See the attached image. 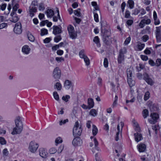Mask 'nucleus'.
<instances>
[{
    "instance_id": "47",
    "label": "nucleus",
    "mask_w": 161,
    "mask_h": 161,
    "mask_svg": "<svg viewBox=\"0 0 161 161\" xmlns=\"http://www.w3.org/2000/svg\"><path fill=\"white\" fill-rule=\"evenodd\" d=\"M108 59L106 58H105L104 59V62H103V65L104 66L107 68L108 66Z\"/></svg>"
},
{
    "instance_id": "40",
    "label": "nucleus",
    "mask_w": 161,
    "mask_h": 161,
    "mask_svg": "<svg viewBox=\"0 0 161 161\" xmlns=\"http://www.w3.org/2000/svg\"><path fill=\"white\" fill-rule=\"evenodd\" d=\"M57 151V149L55 148L52 147L49 149V153L50 154H54Z\"/></svg>"
},
{
    "instance_id": "38",
    "label": "nucleus",
    "mask_w": 161,
    "mask_h": 161,
    "mask_svg": "<svg viewBox=\"0 0 161 161\" xmlns=\"http://www.w3.org/2000/svg\"><path fill=\"white\" fill-rule=\"evenodd\" d=\"M70 98V97L69 95H66L65 96H63L62 97V99L67 102L68 101L69 99Z\"/></svg>"
},
{
    "instance_id": "48",
    "label": "nucleus",
    "mask_w": 161,
    "mask_h": 161,
    "mask_svg": "<svg viewBox=\"0 0 161 161\" xmlns=\"http://www.w3.org/2000/svg\"><path fill=\"white\" fill-rule=\"evenodd\" d=\"M3 154L5 156H7L8 154V152L7 148L4 149L3 151Z\"/></svg>"
},
{
    "instance_id": "11",
    "label": "nucleus",
    "mask_w": 161,
    "mask_h": 161,
    "mask_svg": "<svg viewBox=\"0 0 161 161\" xmlns=\"http://www.w3.org/2000/svg\"><path fill=\"white\" fill-rule=\"evenodd\" d=\"M82 143V141L80 138L78 137L74 139L72 141V143L75 146H80Z\"/></svg>"
},
{
    "instance_id": "43",
    "label": "nucleus",
    "mask_w": 161,
    "mask_h": 161,
    "mask_svg": "<svg viewBox=\"0 0 161 161\" xmlns=\"http://www.w3.org/2000/svg\"><path fill=\"white\" fill-rule=\"evenodd\" d=\"M29 10H31V12H36L37 9L34 6L31 5L29 7Z\"/></svg>"
},
{
    "instance_id": "1",
    "label": "nucleus",
    "mask_w": 161,
    "mask_h": 161,
    "mask_svg": "<svg viewBox=\"0 0 161 161\" xmlns=\"http://www.w3.org/2000/svg\"><path fill=\"white\" fill-rule=\"evenodd\" d=\"M15 127L14 128L13 131L11 132L13 135L20 134L23 128V124L19 116L17 117L15 120Z\"/></svg>"
},
{
    "instance_id": "25",
    "label": "nucleus",
    "mask_w": 161,
    "mask_h": 161,
    "mask_svg": "<svg viewBox=\"0 0 161 161\" xmlns=\"http://www.w3.org/2000/svg\"><path fill=\"white\" fill-rule=\"evenodd\" d=\"M133 71V69L130 68L127 69V75L128 79L130 78L131 77V75Z\"/></svg>"
},
{
    "instance_id": "57",
    "label": "nucleus",
    "mask_w": 161,
    "mask_h": 161,
    "mask_svg": "<svg viewBox=\"0 0 161 161\" xmlns=\"http://www.w3.org/2000/svg\"><path fill=\"white\" fill-rule=\"evenodd\" d=\"M149 64L151 65V66H153L155 65V63L153 60L151 59L149 60L148 61Z\"/></svg>"
},
{
    "instance_id": "7",
    "label": "nucleus",
    "mask_w": 161,
    "mask_h": 161,
    "mask_svg": "<svg viewBox=\"0 0 161 161\" xmlns=\"http://www.w3.org/2000/svg\"><path fill=\"white\" fill-rule=\"evenodd\" d=\"M14 31L17 34H19L21 33L22 32L21 25L20 22H18L15 24Z\"/></svg>"
},
{
    "instance_id": "61",
    "label": "nucleus",
    "mask_w": 161,
    "mask_h": 161,
    "mask_svg": "<svg viewBox=\"0 0 161 161\" xmlns=\"http://www.w3.org/2000/svg\"><path fill=\"white\" fill-rule=\"evenodd\" d=\"M7 26V24L5 23H3L0 24V29H2L5 27Z\"/></svg>"
},
{
    "instance_id": "62",
    "label": "nucleus",
    "mask_w": 161,
    "mask_h": 161,
    "mask_svg": "<svg viewBox=\"0 0 161 161\" xmlns=\"http://www.w3.org/2000/svg\"><path fill=\"white\" fill-rule=\"evenodd\" d=\"M143 40H147L149 39L148 36L147 35H145L142 38Z\"/></svg>"
},
{
    "instance_id": "16",
    "label": "nucleus",
    "mask_w": 161,
    "mask_h": 161,
    "mask_svg": "<svg viewBox=\"0 0 161 161\" xmlns=\"http://www.w3.org/2000/svg\"><path fill=\"white\" fill-rule=\"evenodd\" d=\"M40 156L43 158H46L47 157V153L45 149L43 148H40L39 149Z\"/></svg>"
},
{
    "instance_id": "26",
    "label": "nucleus",
    "mask_w": 161,
    "mask_h": 161,
    "mask_svg": "<svg viewBox=\"0 0 161 161\" xmlns=\"http://www.w3.org/2000/svg\"><path fill=\"white\" fill-rule=\"evenodd\" d=\"M142 116L144 119L147 117L149 115V111L147 109H145L143 110L142 112Z\"/></svg>"
},
{
    "instance_id": "35",
    "label": "nucleus",
    "mask_w": 161,
    "mask_h": 161,
    "mask_svg": "<svg viewBox=\"0 0 161 161\" xmlns=\"http://www.w3.org/2000/svg\"><path fill=\"white\" fill-rule=\"evenodd\" d=\"M54 98L57 101H58L59 100V96L56 92H54L53 93V94Z\"/></svg>"
},
{
    "instance_id": "17",
    "label": "nucleus",
    "mask_w": 161,
    "mask_h": 161,
    "mask_svg": "<svg viewBox=\"0 0 161 161\" xmlns=\"http://www.w3.org/2000/svg\"><path fill=\"white\" fill-rule=\"evenodd\" d=\"M137 148L140 152H144L146 149V146L143 143H141L137 146Z\"/></svg>"
},
{
    "instance_id": "6",
    "label": "nucleus",
    "mask_w": 161,
    "mask_h": 161,
    "mask_svg": "<svg viewBox=\"0 0 161 161\" xmlns=\"http://www.w3.org/2000/svg\"><path fill=\"white\" fill-rule=\"evenodd\" d=\"M150 117L152 118L153 120L148 119L149 123L151 124H153L157 122V119L159 118L158 114L156 113H153L151 114Z\"/></svg>"
},
{
    "instance_id": "37",
    "label": "nucleus",
    "mask_w": 161,
    "mask_h": 161,
    "mask_svg": "<svg viewBox=\"0 0 161 161\" xmlns=\"http://www.w3.org/2000/svg\"><path fill=\"white\" fill-rule=\"evenodd\" d=\"M145 45L144 44L139 43L137 45L138 49L139 50H141L144 47Z\"/></svg>"
},
{
    "instance_id": "3",
    "label": "nucleus",
    "mask_w": 161,
    "mask_h": 161,
    "mask_svg": "<svg viewBox=\"0 0 161 161\" xmlns=\"http://www.w3.org/2000/svg\"><path fill=\"white\" fill-rule=\"evenodd\" d=\"M39 146L38 143L34 141H32L29 144L28 149L31 153H35L36 152Z\"/></svg>"
},
{
    "instance_id": "28",
    "label": "nucleus",
    "mask_w": 161,
    "mask_h": 161,
    "mask_svg": "<svg viewBox=\"0 0 161 161\" xmlns=\"http://www.w3.org/2000/svg\"><path fill=\"white\" fill-rule=\"evenodd\" d=\"M98 130L96 126L94 125H92V134L93 136H95L97 133Z\"/></svg>"
},
{
    "instance_id": "12",
    "label": "nucleus",
    "mask_w": 161,
    "mask_h": 161,
    "mask_svg": "<svg viewBox=\"0 0 161 161\" xmlns=\"http://www.w3.org/2000/svg\"><path fill=\"white\" fill-rule=\"evenodd\" d=\"M101 27H102V25ZM101 28V31L103 37L104 39L107 40V38L108 39V36H110L111 33L110 31L102 28V27Z\"/></svg>"
},
{
    "instance_id": "21",
    "label": "nucleus",
    "mask_w": 161,
    "mask_h": 161,
    "mask_svg": "<svg viewBox=\"0 0 161 161\" xmlns=\"http://www.w3.org/2000/svg\"><path fill=\"white\" fill-rule=\"evenodd\" d=\"M11 15L12 17L11 19L10 20L12 22L15 23L18 20L19 18L18 16L15 15L14 12H12L11 13Z\"/></svg>"
},
{
    "instance_id": "36",
    "label": "nucleus",
    "mask_w": 161,
    "mask_h": 161,
    "mask_svg": "<svg viewBox=\"0 0 161 161\" xmlns=\"http://www.w3.org/2000/svg\"><path fill=\"white\" fill-rule=\"evenodd\" d=\"M0 143L2 145H5L6 144V141L3 137H0Z\"/></svg>"
},
{
    "instance_id": "4",
    "label": "nucleus",
    "mask_w": 161,
    "mask_h": 161,
    "mask_svg": "<svg viewBox=\"0 0 161 161\" xmlns=\"http://www.w3.org/2000/svg\"><path fill=\"white\" fill-rule=\"evenodd\" d=\"M79 56L81 58L83 59L86 66H88L90 64V60L86 55L84 50H82L80 51Z\"/></svg>"
},
{
    "instance_id": "33",
    "label": "nucleus",
    "mask_w": 161,
    "mask_h": 161,
    "mask_svg": "<svg viewBox=\"0 0 161 161\" xmlns=\"http://www.w3.org/2000/svg\"><path fill=\"white\" fill-rule=\"evenodd\" d=\"M97 114V111L95 109H93L91 110L90 112V114L93 116H96Z\"/></svg>"
},
{
    "instance_id": "27",
    "label": "nucleus",
    "mask_w": 161,
    "mask_h": 161,
    "mask_svg": "<svg viewBox=\"0 0 161 161\" xmlns=\"http://www.w3.org/2000/svg\"><path fill=\"white\" fill-rule=\"evenodd\" d=\"M128 82L130 87H132L135 84V81L131 78L128 79Z\"/></svg>"
},
{
    "instance_id": "63",
    "label": "nucleus",
    "mask_w": 161,
    "mask_h": 161,
    "mask_svg": "<svg viewBox=\"0 0 161 161\" xmlns=\"http://www.w3.org/2000/svg\"><path fill=\"white\" fill-rule=\"evenodd\" d=\"M6 4H2L1 6V8L2 10H4L6 8Z\"/></svg>"
},
{
    "instance_id": "42",
    "label": "nucleus",
    "mask_w": 161,
    "mask_h": 161,
    "mask_svg": "<svg viewBox=\"0 0 161 161\" xmlns=\"http://www.w3.org/2000/svg\"><path fill=\"white\" fill-rule=\"evenodd\" d=\"M28 38L29 40H34L35 38L34 36L31 33H28L27 34Z\"/></svg>"
},
{
    "instance_id": "54",
    "label": "nucleus",
    "mask_w": 161,
    "mask_h": 161,
    "mask_svg": "<svg viewBox=\"0 0 161 161\" xmlns=\"http://www.w3.org/2000/svg\"><path fill=\"white\" fill-rule=\"evenodd\" d=\"M19 4H15L13 7V10L14 11H16L17 9L19 8Z\"/></svg>"
},
{
    "instance_id": "14",
    "label": "nucleus",
    "mask_w": 161,
    "mask_h": 161,
    "mask_svg": "<svg viewBox=\"0 0 161 161\" xmlns=\"http://www.w3.org/2000/svg\"><path fill=\"white\" fill-rule=\"evenodd\" d=\"M151 22V20L149 19H142L139 25L141 28H142L144 26L145 24L146 25L149 24Z\"/></svg>"
},
{
    "instance_id": "59",
    "label": "nucleus",
    "mask_w": 161,
    "mask_h": 161,
    "mask_svg": "<svg viewBox=\"0 0 161 161\" xmlns=\"http://www.w3.org/2000/svg\"><path fill=\"white\" fill-rule=\"evenodd\" d=\"M133 23V21L132 20H129L126 22L127 24L128 25H131Z\"/></svg>"
},
{
    "instance_id": "34",
    "label": "nucleus",
    "mask_w": 161,
    "mask_h": 161,
    "mask_svg": "<svg viewBox=\"0 0 161 161\" xmlns=\"http://www.w3.org/2000/svg\"><path fill=\"white\" fill-rule=\"evenodd\" d=\"M150 93L148 91L145 93L144 96V100L145 101H146L149 99L150 97Z\"/></svg>"
},
{
    "instance_id": "56",
    "label": "nucleus",
    "mask_w": 161,
    "mask_h": 161,
    "mask_svg": "<svg viewBox=\"0 0 161 161\" xmlns=\"http://www.w3.org/2000/svg\"><path fill=\"white\" fill-rule=\"evenodd\" d=\"M130 15V13L128 10L126 11L125 13V17L126 18H128L129 17Z\"/></svg>"
},
{
    "instance_id": "31",
    "label": "nucleus",
    "mask_w": 161,
    "mask_h": 161,
    "mask_svg": "<svg viewBox=\"0 0 161 161\" xmlns=\"http://www.w3.org/2000/svg\"><path fill=\"white\" fill-rule=\"evenodd\" d=\"M63 142L62 138L60 137H57L55 140L56 145L57 146L58 144L61 143Z\"/></svg>"
},
{
    "instance_id": "51",
    "label": "nucleus",
    "mask_w": 161,
    "mask_h": 161,
    "mask_svg": "<svg viewBox=\"0 0 161 161\" xmlns=\"http://www.w3.org/2000/svg\"><path fill=\"white\" fill-rule=\"evenodd\" d=\"M155 65L157 66H159L161 64V60L159 58L157 59Z\"/></svg>"
},
{
    "instance_id": "2",
    "label": "nucleus",
    "mask_w": 161,
    "mask_h": 161,
    "mask_svg": "<svg viewBox=\"0 0 161 161\" xmlns=\"http://www.w3.org/2000/svg\"><path fill=\"white\" fill-rule=\"evenodd\" d=\"M82 129L81 125H79L78 121L75 122L73 129V134L75 137H79L82 133Z\"/></svg>"
},
{
    "instance_id": "5",
    "label": "nucleus",
    "mask_w": 161,
    "mask_h": 161,
    "mask_svg": "<svg viewBox=\"0 0 161 161\" xmlns=\"http://www.w3.org/2000/svg\"><path fill=\"white\" fill-rule=\"evenodd\" d=\"M126 52V49L125 47L119 50V55L118 56V61L119 64L122 63L124 60V54Z\"/></svg>"
},
{
    "instance_id": "23",
    "label": "nucleus",
    "mask_w": 161,
    "mask_h": 161,
    "mask_svg": "<svg viewBox=\"0 0 161 161\" xmlns=\"http://www.w3.org/2000/svg\"><path fill=\"white\" fill-rule=\"evenodd\" d=\"M71 83L70 81L68 80H66L65 81L64 86L66 89H69L71 87Z\"/></svg>"
},
{
    "instance_id": "44",
    "label": "nucleus",
    "mask_w": 161,
    "mask_h": 161,
    "mask_svg": "<svg viewBox=\"0 0 161 161\" xmlns=\"http://www.w3.org/2000/svg\"><path fill=\"white\" fill-rule=\"evenodd\" d=\"M133 13L132 14H134L135 15H137L140 12V10L139 9L137 8H135L133 11Z\"/></svg>"
},
{
    "instance_id": "49",
    "label": "nucleus",
    "mask_w": 161,
    "mask_h": 161,
    "mask_svg": "<svg viewBox=\"0 0 161 161\" xmlns=\"http://www.w3.org/2000/svg\"><path fill=\"white\" fill-rule=\"evenodd\" d=\"M68 43L65 42H61L59 44V45L60 47H65L68 45Z\"/></svg>"
},
{
    "instance_id": "39",
    "label": "nucleus",
    "mask_w": 161,
    "mask_h": 161,
    "mask_svg": "<svg viewBox=\"0 0 161 161\" xmlns=\"http://www.w3.org/2000/svg\"><path fill=\"white\" fill-rule=\"evenodd\" d=\"M47 34V30L45 29H43L41 30V35L42 36Z\"/></svg>"
},
{
    "instance_id": "58",
    "label": "nucleus",
    "mask_w": 161,
    "mask_h": 161,
    "mask_svg": "<svg viewBox=\"0 0 161 161\" xmlns=\"http://www.w3.org/2000/svg\"><path fill=\"white\" fill-rule=\"evenodd\" d=\"M95 147H97L98 145V142L96 138L93 139Z\"/></svg>"
},
{
    "instance_id": "52",
    "label": "nucleus",
    "mask_w": 161,
    "mask_h": 161,
    "mask_svg": "<svg viewBox=\"0 0 161 161\" xmlns=\"http://www.w3.org/2000/svg\"><path fill=\"white\" fill-rule=\"evenodd\" d=\"M68 122V119H66L64 120H61L59 122V125H62L63 124H64L66 122Z\"/></svg>"
},
{
    "instance_id": "32",
    "label": "nucleus",
    "mask_w": 161,
    "mask_h": 161,
    "mask_svg": "<svg viewBox=\"0 0 161 161\" xmlns=\"http://www.w3.org/2000/svg\"><path fill=\"white\" fill-rule=\"evenodd\" d=\"M54 87H56L55 88H56L58 90H60L61 89V85L60 83L57 82L54 86Z\"/></svg>"
},
{
    "instance_id": "10",
    "label": "nucleus",
    "mask_w": 161,
    "mask_h": 161,
    "mask_svg": "<svg viewBox=\"0 0 161 161\" xmlns=\"http://www.w3.org/2000/svg\"><path fill=\"white\" fill-rule=\"evenodd\" d=\"M144 79L149 85H152L153 83L154 82L152 79L150 78L149 77V75L148 74L145 73L144 74Z\"/></svg>"
},
{
    "instance_id": "64",
    "label": "nucleus",
    "mask_w": 161,
    "mask_h": 161,
    "mask_svg": "<svg viewBox=\"0 0 161 161\" xmlns=\"http://www.w3.org/2000/svg\"><path fill=\"white\" fill-rule=\"evenodd\" d=\"M63 53V51L62 50H58L57 51V54L59 55H61Z\"/></svg>"
},
{
    "instance_id": "15",
    "label": "nucleus",
    "mask_w": 161,
    "mask_h": 161,
    "mask_svg": "<svg viewBox=\"0 0 161 161\" xmlns=\"http://www.w3.org/2000/svg\"><path fill=\"white\" fill-rule=\"evenodd\" d=\"M53 33L55 35L60 34L62 32L61 27L60 26L54 25L53 27Z\"/></svg>"
},
{
    "instance_id": "60",
    "label": "nucleus",
    "mask_w": 161,
    "mask_h": 161,
    "mask_svg": "<svg viewBox=\"0 0 161 161\" xmlns=\"http://www.w3.org/2000/svg\"><path fill=\"white\" fill-rule=\"evenodd\" d=\"M62 38L60 35H58L56 36L54 38V40H61Z\"/></svg>"
},
{
    "instance_id": "29",
    "label": "nucleus",
    "mask_w": 161,
    "mask_h": 161,
    "mask_svg": "<svg viewBox=\"0 0 161 161\" xmlns=\"http://www.w3.org/2000/svg\"><path fill=\"white\" fill-rule=\"evenodd\" d=\"M56 11L58 13V17H57L56 16H54L53 17V21L55 22H57L58 21V18L61 20V18L59 14V11L58 10V8H56Z\"/></svg>"
},
{
    "instance_id": "19",
    "label": "nucleus",
    "mask_w": 161,
    "mask_h": 161,
    "mask_svg": "<svg viewBox=\"0 0 161 161\" xmlns=\"http://www.w3.org/2000/svg\"><path fill=\"white\" fill-rule=\"evenodd\" d=\"M48 18H52L54 14V12L53 10L51 9H48L46 12Z\"/></svg>"
},
{
    "instance_id": "41",
    "label": "nucleus",
    "mask_w": 161,
    "mask_h": 161,
    "mask_svg": "<svg viewBox=\"0 0 161 161\" xmlns=\"http://www.w3.org/2000/svg\"><path fill=\"white\" fill-rule=\"evenodd\" d=\"M80 9L79 8L78 9L76 10H75L74 12V13L77 16H80Z\"/></svg>"
},
{
    "instance_id": "24",
    "label": "nucleus",
    "mask_w": 161,
    "mask_h": 161,
    "mask_svg": "<svg viewBox=\"0 0 161 161\" xmlns=\"http://www.w3.org/2000/svg\"><path fill=\"white\" fill-rule=\"evenodd\" d=\"M156 37L157 40H159L160 38V34L161 31V26L156 27Z\"/></svg>"
},
{
    "instance_id": "46",
    "label": "nucleus",
    "mask_w": 161,
    "mask_h": 161,
    "mask_svg": "<svg viewBox=\"0 0 161 161\" xmlns=\"http://www.w3.org/2000/svg\"><path fill=\"white\" fill-rule=\"evenodd\" d=\"M56 60L58 63L61 62L62 61H64V58L62 57H56L55 58Z\"/></svg>"
},
{
    "instance_id": "22",
    "label": "nucleus",
    "mask_w": 161,
    "mask_h": 161,
    "mask_svg": "<svg viewBox=\"0 0 161 161\" xmlns=\"http://www.w3.org/2000/svg\"><path fill=\"white\" fill-rule=\"evenodd\" d=\"M135 140L137 142H138L142 139V136L141 134L136 133L134 134Z\"/></svg>"
},
{
    "instance_id": "55",
    "label": "nucleus",
    "mask_w": 161,
    "mask_h": 161,
    "mask_svg": "<svg viewBox=\"0 0 161 161\" xmlns=\"http://www.w3.org/2000/svg\"><path fill=\"white\" fill-rule=\"evenodd\" d=\"M141 57L142 59L144 61H146L148 59V57L146 55H141Z\"/></svg>"
},
{
    "instance_id": "13",
    "label": "nucleus",
    "mask_w": 161,
    "mask_h": 161,
    "mask_svg": "<svg viewBox=\"0 0 161 161\" xmlns=\"http://www.w3.org/2000/svg\"><path fill=\"white\" fill-rule=\"evenodd\" d=\"M120 125H121V126L120 130V129H119V125H117V130H118V132H117V133L116 134V136L115 138V140L116 141H118V140L119 139V133H120V134L121 133L122 128L124 125L123 122H120Z\"/></svg>"
},
{
    "instance_id": "50",
    "label": "nucleus",
    "mask_w": 161,
    "mask_h": 161,
    "mask_svg": "<svg viewBox=\"0 0 161 161\" xmlns=\"http://www.w3.org/2000/svg\"><path fill=\"white\" fill-rule=\"evenodd\" d=\"M94 18L95 21L96 22H98L99 21L98 17V14L95 13H94Z\"/></svg>"
},
{
    "instance_id": "45",
    "label": "nucleus",
    "mask_w": 161,
    "mask_h": 161,
    "mask_svg": "<svg viewBox=\"0 0 161 161\" xmlns=\"http://www.w3.org/2000/svg\"><path fill=\"white\" fill-rule=\"evenodd\" d=\"M64 145H62L58 147V153H60L64 149Z\"/></svg>"
},
{
    "instance_id": "20",
    "label": "nucleus",
    "mask_w": 161,
    "mask_h": 161,
    "mask_svg": "<svg viewBox=\"0 0 161 161\" xmlns=\"http://www.w3.org/2000/svg\"><path fill=\"white\" fill-rule=\"evenodd\" d=\"M88 104L87 106L89 109H90L93 107L94 106V103L92 99L90 98L88 99Z\"/></svg>"
},
{
    "instance_id": "9",
    "label": "nucleus",
    "mask_w": 161,
    "mask_h": 161,
    "mask_svg": "<svg viewBox=\"0 0 161 161\" xmlns=\"http://www.w3.org/2000/svg\"><path fill=\"white\" fill-rule=\"evenodd\" d=\"M53 76L55 79H59L61 76V70L58 67L55 68L53 71Z\"/></svg>"
},
{
    "instance_id": "30",
    "label": "nucleus",
    "mask_w": 161,
    "mask_h": 161,
    "mask_svg": "<svg viewBox=\"0 0 161 161\" xmlns=\"http://www.w3.org/2000/svg\"><path fill=\"white\" fill-rule=\"evenodd\" d=\"M127 4L129 5V8L132 9L134 6V2L132 0H129L127 2Z\"/></svg>"
},
{
    "instance_id": "18",
    "label": "nucleus",
    "mask_w": 161,
    "mask_h": 161,
    "mask_svg": "<svg viewBox=\"0 0 161 161\" xmlns=\"http://www.w3.org/2000/svg\"><path fill=\"white\" fill-rule=\"evenodd\" d=\"M22 52L24 53L27 54L30 51V48L29 47V46L27 45L24 46L22 48Z\"/></svg>"
},
{
    "instance_id": "53",
    "label": "nucleus",
    "mask_w": 161,
    "mask_h": 161,
    "mask_svg": "<svg viewBox=\"0 0 161 161\" xmlns=\"http://www.w3.org/2000/svg\"><path fill=\"white\" fill-rule=\"evenodd\" d=\"M45 9V7L42 3H41L39 6V9L40 10H43Z\"/></svg>"
},
{
    "instance_id": "8",
    "label": "nucleus",
    "mask_w": 161,
    "mask_h": 161,
    "mask_svg": "<svg viewBox=\"0 0 161 161\" xmlns=\"http://www.w3.org/2000/svg\"><path fill=\"white\" fill-rule=\"evenodd\" d=\"M67 29L70 36L72 39H74L76 37V34L74 32V27L71 25L68 27Z\"/></svg>"
}]
</instances>
